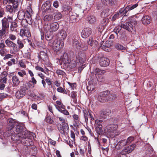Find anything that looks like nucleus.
Wrapping results in <instances>:
<instances>
[{
	"mask_svg": "<svg viewBox=\"0 0 157 157\" xmlns=\"http://www.w3.org/2000/svg\"><path fill=\"white\" fill-rule=\"evenodd\" d=\"M6 49L5 48L0 49V55L1 56L3 57L5 56L6 54L5 52Z\"/></svg>",
	"mask_w": 157,
	"mask_h": 157,
	"instance_id": "69168bd1",
	"label": "nucleus"
},
{
	"mask_svg": "<svg viewBox=\"0 0 157 157\" xmlns=\"http://www.w3.org/2000/svg\"><path fill=\"white\" fill-rule=\"evenodd\" d=\"M92 29L89 27L84 28L82 30L81 35L83 38H86L89 37L92 33Z\"/></svg>",
	"mask_w": 157,
	"mask_h": 157,
	"instance_id": "ddd939ff",
	"label": "nucleus"
},
{
	"mask_svg": "<svg viewBox=\"0 0 157 157\" xmlns=\"http://www.w3.org/2000/svg\"><path fill=\"white\" fill-rule=\"evenodd\" d=\"M70 19L72 22H75L77 20L76 18V15H71V16H70Z\"/></svg>",
	"mask_w": 157,
	"mask_h": 157,
	"instance_id": "5fc2aeb1",
	"label": "nucleus"
},
{
	"mask_svg": "<svg viewBox=\"0 0 157 157\" xmlns=\"http://www.w3.org/2000/svg\"><path fill=\"white\" fill-rule=\"evenodd\" d=\"M31 86H32V85L29 82L24 84L23 86H21L20 89L16 92V98L19 99L24 96L26 94V90L30 88Z\"/></svg>",
	"mask_w": 157,
	"mask_h": 157,
	"instance_id": "39448f33",
	"label": "nucleus"
},
{
	"mask_svg": "<svg viewBox=\"0 0 157 157\" xmlns=\"http://www.w3.org/2000/svg\"><path fill=\"white\" fill-rule=\"evenodd\" d=\"M111 10L109 8L104 9L101 13V16L102 18L107 17L112 13Z\"/></svg>",
	"mask_w": 157,
	"mask_h": 157,
	"instance_id": "aec40b11",
	"label": "nucleus"
},
{
	"mask_svg": "<svg viewBox=\"0 0 157 157\" xmlns=\"http://www.w3.org/2000/svg\"><path fill=\"white\" fill-rule=\"evenodd\" d=\"M109 94L110 91L109 90H106L100 94L103 97L107 99H108V96Z\"/></svg>",
	"mask_w": 157,
	"mask_h": 157,
	"instance_id": "a18cd8bd",
	"label": "nucleus"
},
{
	"mask_svg": "<svg viewBox=\"0 0 157 157\" xmlns=\"http://www.w3.org/2000/svg\"><path fill=\"white\" fill-rule=\"evenodd\" d=\"M87 89L88 91H92L94 90V88L92 85H89L87 87Z\"/></svg>",
	"mask_w": 157,
	"mask_h": 157,
	"instance_id": "0e129e2a",
	"label": "nucleus"
},
{
	"mask_svg": "<svg viewBox=\"0 0 157 157\" xmlns=\"http://www.w3.org/2000/svg\"><path fill=\"white\" fill-rule=\"evenodd\" d=\"M26 14V12L23 11H19L18 13L17 17L18 19L20 20L23 21L25 19L24 18L25 17Z\"/></svg>",
	"mask_w": 157,
	"mask_h": 157,
	"instance_id": "c85d7f7f",
	"label": "nucleus"
},
{
	"mask_svg": "<svg viewBox=\"0 0 157 157\" xmlns=\"http://www.w3.org/2000/svg\"><path fill=\"white\" fill-rule=\"evenodd\" d=\"M12 21L13 18L11 17L4 18L1 20L2 29L8 31V29L9 27L10 23Z\"/></svg>",
	"mask_w": 157,
	"mask_h": 157,
	"instance_id": "6e6552de",
	"label": "nucleus"
},
{
	"mask_svg": "<svg viewBox=\"0 0 157 157\" xmlns=\"http://www.w3.org/2000/svg\"><path fill=\"white\" fill-rule=\"evenodd\" d=\"M116 48L117 50H125L126 49L125 47L120 44H117L116 46Z\"/></svg>",
	"mask_w": 157,
	"mask_h": 157,
	"instance_id": "864d4df0",
	"label": "nucleus"
},
{
	"mask_svg": "<svg viewBox=\"0 0 157 157\" xmlns=\"http://www.w3.org/2000/svg\"><path fill=\"white\" fill-rule=\"evenodd\" d=\"M109 59L104 57L101 58L99 60V63L101 67H105L108 66L109 64Z\"/></svg>",
	"mask_w": 157,
	"mask_h": 157,
	"instance_id": "a211bd4d",
	"label": "nucleus"
},
{
	"mask_svg": "<svg viewBox=\"0 0 157 157\" xmlns=\"http://www.w3.org/2000/svg\"><path fill=\"white\" fill-rule=\"evenodd\" d=\"M53 18V16L51 14H48L46 15L44 18V21H51Z\"/></svg>",
	"mask_w": 157,
	"mask_h": 157,
	"instance_id": "ea45409f",
	"label": "nucleus"
},
{
	"mask_svg": "<svg viewBox=\"0 0 157 157\" xmlns=\"http://www.w3.org/2000/svg\"><path fill=\"white\" fill-rule=\"evenodd\" d=\"M12 81L13 84L14 86H17L19 85L20 82L17 76L15 75L13 76L12 78Z\"/></svg>",
	"mask_w": 157,
	"mask_h": 157,
	"instance_id": "cd10ccee",
	"label": "nucleus"
},
{
	"mask_svg": "<svg viewBox=\"0 0 157 157\" xmlns=\"http://www.w3.org/2000/svg\"><path fill=\"white\" fill-rule=\"evenodd\" d=\"M87 111L88 112L89 116H90V119L92 121L94 120V118L93 115V114H94V113L90 109H88Z\"/></svg>",
	"mask_w": 157,
	"mask_h": 157,
	"instance_id": "13d9d810",
	"label": "nucleus"
},
{
	"mask_svg": "<svg viewBox=\"0 0 157 157\" xmlns=\"http://www.w3.org/2000/svg\"><path fill=\"white\" fill-rule=\"evenodd\" d=\"M59 120L62 121L61 124L59 123L56 126L58 129L61 134L66 135L68 134L69 132V127L68 124L65 122V120L62 117H58Z\"/></svg>",
	"mask_w": 157,
	"mask_h": 157,
	"instance_id": "20e7f679",
	"label": "nucleus"
},
{
	"mask_svg": "<svg viewBox=\"0 0 157 157\" xmlns=\"http://www.w3.org/2000/svg\"><path fill=\"white\" fill-rule=\"evenodd\" d=\"M138 6V3H136L134 4H131L127 6H128V9H129V10L130 11L136 8Z\"/></svg>",
	"mask_w": 157,
	"mask_h": 157,
	"instance_id": "8fccbe9b",
	"label": "nucleus"
},
{
	"mask_svg": "<svg viewBox=\"0 0 157 157\" xmlns=\"http://www.w3.org/2000/svg\"><path fill=\"white\" fill-rule=\"evenodd\" d=\"M101 48L103 50H104L106 51H109L110 50V48H109L106 47V46H105V45H102V44H101Z\"/></svg>",
	"mask_w": 157,
	"mask_h": 157,
	"instance_id": "052dcab7",
	"label": "nucleus"
},
{
	"mask_svg": "<svg viewBox=\"0 0 157 157\" xmlns=\"http://www.w3.org/2000/svg\"><path fill=\"white\" fill-rule=\"evenodd\" d=\"M107 19L106 18H103L102 21H101V24L100 25L103 26L105 27V26L106 25L107 23Z\"/></svg>",
	"mask_w": 157,
	"mask_h": 157,
	"instance_id": "4d7b16f0",
	"label": "nucleus"
},
{
	"mask_svg": "<svg viewBox=\"0 0 157 157\" xmlns=\"http://www.w3.org/2000/svg\"><path fill=\"white\" fill-rule=\"evenodd\" d=\"M32 11V9L31 8H29V11L28 10H27L26 12V14L25 15V17L24 18V21H22L21 22V25L22 26H24V24L23 23L24 22H26V23L27 25H28V24H30V23H31L32 22L31 21V20H32L31 15L30 13V12H31V11Z\"/></svg>",
	"mask_w": 157,
	"mask_h": 157,
	"instance_id": "9d476101",
	"label": "nucleus"
},
{
	"mask_svg": "<svg viewBox=\"0 0 157 157\" xmlns=\"http://www.w3.org/2000/svg\"><path fill=\"white\" fill-rule=\"evenodd\" d=\"M122 9H123V17L128 16L129 14L128 12L130 11V10L128 6H127L125 8H123Z\"/></svg>",
	"mask_w": 157,
	"mask_h": 157,
	"instance_id": "e433bc0d",
	"label": "nucleus"
},
{
	"mask_svg": "<svg viewBox=\"0 0 157 157\" xmlns=\"http://www.w3.org/2000/svg\"><path fill=\"white\" fill-rule=\"evenodd\" d=\"M5 43L7 46L10 48H13L15 52H18V49H17V47L16 46V44L13 41L7 39L5 41Z\"/></svg>",
	"mask_w": 157,
	"mask_h": 157,
	"instance_id": "dca6fc26",
	"label": "nucleus"
},
{
	"mask_svg": "<svg viewBox=\"0 0 157 157\" xmlns=\"http://www.w3.org/2000/svg\"><path fill=\"white\" fill-rule=\"evenodd\" d=\"M104 28L103 26L99 25L96 28V31L97 33L98 32V33H99V35H100L104 29Z\"/></svg>",
	"mask_w": 157,
	"mask_h": 157,
	"instance_id": "a19ab883",
	"label": "nucleus"
},
{
	"mask_svg": "<svg viewBox=\"0 0 157 157\" xmlns=\"http://www.w3.org/2000/svg\"><path fill=\"white\" fill-rule=\"evenodd\" d=\"M30 82L32 83L34 86L36 84L37 81L34 77H32L31 78V80L29 81L28 82L30 83Z\"/></svg>",
	"mask_w": 157,
	"mask_h": 157,
	"instance_id": "774afa93",
	"label": "nucleus"
},
{
	"mask_svg": "<svg viewBox=\"0 0 157 157\" xmlns=\"http://www.w3.org/2000/svg\"><path fill=\"white\" fill-rule=\"evenodd\" d=\"M8 31L2 29H0V40L4 38L6 35V33Z\"/></svg>",
	"mask_w": 157,
	"mask_h": 157,
	"instance_id": "72a5a7b5",
	"label": "nucleus"
},
{
	"mask_svg": "<svg viewBox=\"0 0 157 157\" xmlns=\"http://www.w3.org/2000/svg\"><path fill=\"white\" fill-rule=\"evenodd\" d=\"M17 43L18 47V48H17V49H18V51L20 49H22L24 47V45L25 43L24 40L19 39H17Z\"/></svg>",
	"mask_w": 157,
	"mask_h": 157,
	"instance_id": "bb28decb",
	"label": "nucleus"
},
{
	"mask_svg": "<svg viewBox=\"0 0 157 157\" xmlns=\"http://www.w3.org/2000/svg\"><path fill=\"white\" fill-rule=\"evenodd\" d=\"M16 63V60L14 59H10V61H8L7 63L6 64L9 66H11L13 64H15Z\"/></svg>",
	"mask_w": 157,
	"mask_h": 157,
	"instance_id": "09e8293b",
	"label": "nucleus"
},
{
	"mask_svg": "<svg viewBox=\"0 0 157 157\" xmlns=\"http://www.w3.org/2000/svg\"><path fill=\"white\" fill-rule=\"evenodd\" d=\"M58 92L67 94V92L65 89H63L62 87H59L57 88Z\"/></svg>",
	"mask_w": 157,
	"mask_h": 157,
	"instance_id": "603ef678",
	"label": "nucleus"
},
{
	"mask_svg": "<svg viewBox=\"0 0 157 157\" xmlns=\"http://www.w3.org/2000/svg\"><path fill=\"white\" fill-rule=\"evenodd\" d=\"M9 3L13 4V7L14 9H16L18 7L20 0H8Z\"/></svg>",
	"mask_w": 157,
	"mask_h": 157,
	"instance_id": "c756f323",
	"label": "nucleus"
},
{
	"mask_svg": "<svg viewBox=\"0 0 157 157\" xmlns=\"http://www.w3.org/2000/svg\"><path fill=\"white\" fill-rule=\"evenodd\" d=\"M51 6V3L50 1H46L42 5V9L44 11L46 12L49 9Z\"/></svg>",
	"mask_w": 157,
	"mask_h": 157,
	"instance_id": "5701e85b",
	"label": "nucleus"
},
{
	"mask_svg": "<svg viewBox=\"0 0 157 157\" xmlns=\"http://www.w3.org/2000/svg\"><path fill=\"white\" fill-rule=\"evenodd\" d=\"M96 132L97 134L98 135H101L103 134V130L102 126L101 127H95Z\"/></svg>",
	"mask_w": 157,
	"mask_h": 157,
	"instance_id": "473e14b6",
	"label": "nucleus"
},
{
	"mask_svg": "<svg viewBox=\"0 0 157 157\" xmlns=\"http://www.w3.org/2000/svg\"><path fill=\"white\" fill-rule=\"evenodd\" d=\"M64 45L63 41L56 40L53 41V49L55 53L59 55L62 52V48Z\"/></svg>",
	"mask_w": 157,
	"mask_h": 157,
	"instance_id": "423d86ee",
	"label": "nucleus"
},
{
	"mask_svg": "<svg viewBox=\"0 0 157 157\" xmlns=\"http://www.w3.org/2000/svg\"><path fill=\"white\" fill-rule=\"evenodd\" d=\"M83 112L84 114V117L85 119V122L87 123L88 121V118L89 116L88 112L87 111V109L86 110L84 108L82 109Z\"/></svg>",
	"mask_w": 157,
	"mask_h": 157,
	"instance_id": "58836bf2",
	"label": "nucleus"
},
{
	"mask_svg": "<svg viewBox=\"0 0 157 157\" xmlns=\"http://www.w3.org/2000/svg\"><path fill=\"white\" fill-rule=\"evenodd\" d=\"M134 139V137L132 136H130L128 137L126 140L127 145L129 144L132 141H133Z\"/></svg>",
	"mask_w": 157,
	"mask_h": 157,
	"instance_id": "6e6d98bb",
	"label": "nucleus"
},
{
	"mask_svg": "<svg viewBox=\"0 0 157 157\" xmlns=\"http://www.w3.org/2000/svg\"><path fill=\"white\" fill-rule=\"evenodd\" d=\"M87 42L88 44L92 47L93 48H96L98 45V41L96 40H93L92 37H89Z\"/></svg>",
	"mask_w": 157,
	"mask_h": 157,
	"instance_id": "412c9836",
	"label": "nucleus"
},
{
	"mask_svg": "<svg viewBox=\"0 0 157 157\" xmlns=\"http://www.w3.org/2000/svg\"><path fill=\"white\" fill-rule=\"evenodd\" d=\"M103 121L102 120H96L95 121L94 127H101L102 126Z\"/></svg>",
	"mask_w": 157,
	"mask_h": 157,
	"instance_id": "4c0bfd02",
	"label": "nucleus"
},
{
	"mask_svg": "<svg viewBox=\"0 0 157 157\" xmlns=\"http://www.w3.org/2000/svg\"><path fill=\"white\" fill-rule=\"evenodd\" d=\"M153 153V149L150 147H149L146 150L145 153L146 155H150Z\"/></svg>",
	"mask_w": 157,
	"mask_h": 157,
	"instance_id": "49530a36",
	"label": "nucleus"
},
{
	"mask_svg": "<svg viewBox=\"0 0 157 157\" xmlns=\"http://www.w3.org/2000/svg\"><path fill=\"white\" fill-rule=\"evenodd\" d=\"M98 101L101 102H104L107 101V99L103 97L100 94L98 96Z\"/></svg>",
	"mask_w": 157,
	"mask_h": 157,
	"instance_id": "37998d69",
	"label": "nucleus"
},
{
	"mask_svg": "<svg viewBox=\"0 0 157 157\" xmlns=\"http://www.w3.org/2000/svg\"><path fill=\"white\" fill-rule=\"evenodd\" d=\"M14 9L13 8V6L10 5H7L6 7V10L7 12H9L10 13H13L15 12Z\"/></svg>",
	"mask_w": 157,
	"mask_h": 157,
	"instance_id": "79ce46f5",
	"label": "nucleus"
},
{
	"mask_svg": "<svg viewBox=\"0 0 157 157\" xmlns=\"http://www.w3.org/2000/svg\"><path fill=\"white\" fill-rule=\"evenodd\" d=\"M96 19L95 16L91 15L88 17V20L90 24H92L95 22Z\"/></svg>",
	"mask_w": 157,
	"mask_h": 157,
	"instance_id": "f704fd0d",
	"label": "nucleus"
},
{
	"mask_svg": "<svg viewBox=\"0 0 157 157\" xmlns=\"http://www.w3.org/2000/svg\"><path fill=\"white\" fill-rule=\"evenodd\" d=\"M46 121L49 124H52L54 122L49 117H47L46 118Z\"/></svg>",
	"mask_w": 157,
	"mask_h": 157,
	"instance_id": "338daca9",
	"label": "nucleus"
},
{
	"mask_svg": "<svg viewBox=\"0 0 157 157\" xmlns=\"http://www.w3.org/2000/svg\"><path fill=\"white\" fill-rule=\"evenodd\" d=\"M132 23L130 21L127 22L124 24H121V27L123 29L132 32L133 30V25Z\"/></svg>",
	"mask_w": 157,
	"mask_h": 157,
	"instance_id": "f3484780",
	"label": "nucleus"
},
{
	"mask_svg": "<svg viewBox=\"0 0 157 157\" xmlns=\"http://www.w3.org/2000/svg\"><path fill=\"white\" fill-rule=\"evenodd\" d=\"M133 150V148L129 146L124 149L121 152L122 154H126L131 152Z\"/></svg>",
	"mask_w": 157,
	"mask_h": 157,
	"instance_id": "2f4dec72",
	"label": "nucleus"
},
{
	"mask_svg": "<svg viewBox=\"0 0 157 157\" xmlns=\"http://www.w3.org/2000/svg\"><path fill=\"white\" fill-rule=\"evenodd\" d=\"M121 28H122L121 27V25L120 26H117L114 29L113 32L116 34L117 36L118 33H119L120 31L121 30Z\"/></svg>",
	"mask_w": 157,
	"mask_h": 157,
	"instance_id": "3c124183",
	"label": "nucleus"
},
{
	"mask_svg": "<svg viewBox=\"0 0 157 157\" xmlns=\"http://www.w3.org/2000/svg\"><path fill=\"white\" fill-rule=\"evenodd\" d=\"M59 25L56 22L51 24H45L44 26V28L46 31H52V33L56 31L59 28Z\"/></svg>",
	"mask_w": 157,
	"mask_h": 157,
	"instance_id": "0eeeda50",
	"label": "nucleus"
},
{
	"mask_svg": "<svg viewBox=\"0 0 157 157\" xmlns=\"http://www.w3.org/2000/svg\"><path fill=\"white\" fill-rule=\"evenodd\" d=\"M45 32V38L48 41L51 40L53 38V33L52 31H46L44 29Z\"/></svg>",
	"mask_w": 157,
	"mask_h": 157,
	"instance_id": "4be33fe9",
	"label": "nucleus"
},
{
	"mask_svg": "<svg viewBox=\"0 0 157 157\" xmlns=\"http://www.w3.org/2000/svg\"><path fill=\"white\" fill-rule=\"evenodd\" d=\"M117 129L116 125H112L111 126L106 127L105 129V132L108 135L113 136Z\"/></svg>",
	"mask_w": 157,
	"mask_h": 157,
	"instance_id": "1a4fd4ad",
	"label": "nucleus"
},
{
	"mask_svg": "<svg viewBox=\"0 0 157 157\" xmlns=\"http://www.w3.org/2000/svg\"><path fill=\"white\" fill-rule=\"evenodd\" d=\"M38 58L40 59H41L45 63H48L49 58L47 53L44 51H41L38 53Z\"/></svg>",
	"mask_w": 157,
	"mask_h": 157,
	"instance_id": "2eb2a0df",
	"label": "nucleus"
},
{
	"mask_svg": "<svg viewBox=\"0 0 157 157\" xmlns=\"http://www.w3.org/2000/svg\"><path fill=\"white\" fill-rule=\"evenodd\" d=\"M9 136H11V139L13 136H16L25 130V128L23 124H18L13 119H9L7 126Z\"/></svg>",
	"mask_w": 157,
	"mask_h": 157,
	"instance_id": "f03ea898",
	"label": "nucleus"
},
{
	"mask_svg": "<svg viewBox=\"0 0 157 157\" xmlns=\"http://www.w3.org/2000/svg\"><path fill=\"white\" fill-rule=\"evenodd\" d=\"M101 2L104 5L108 6H112L114 3L113 0H101Z\"/></svg>",
	"mask_w": 157,
	"mask_h": 157,
	"instance_id": "7c9ffc66",
	"label": "nucleus"
},
{
	"mask_svg": "<svg viewBox=\"0 0 157 157\" xmlns=\"http://www.w3.org/2000/svg\"><path fill=\"white\" fill-rule=\"evenodd\" d=\"M126 145H127V144L126 140H122L120 141L117 144L116 147L117 149H120Z\"/></svg>",
	"mask_w": 157,
	"mask_h": 157,
	"instance_id": "393cba45",
	"label": "nucleus"
},
{
	"mask_svg": "<svg viewBox=\"0 0 157 157\" xmlns=\"http://www.w3.org/2000/svg\"><path fill=\"white\" fill-rule=\"evenodd\" d=\"M24 29H21L20 30V35L21 36H25L27 37L31 36V35L30 29L26 26V25H24Z\"/></svg>",
	"mask_w": 157,
	"mask_h": 157,
	"instance_id": "f8f14e48",
	"label": "nucleus"
},
{
	"mask_svg": "<svg viewBox=\"0 0 157 157\" xmlns=\"http://www.w3.org/2000/svg\"><path fill=\"white\" fill-rule=\"evenodd\" d=\"M4 56V57L3 58V59L4 60H5L12 58L13 56V55L10 54H6L5 56Z\"/></svg>",
	"mask_w": 157,
	"mask_h": 157,
	"instance_id": "bf43d9fd",
	"label": "nucleus"
},
{
	"mask_svg": "<svg viewBox=\"0 0 157 157\" xmlns=\"http://www.w3.org/2000/svg\"><path fill=\"white\" fill-rule=\"evenodd\" d=\"M81 48L83 51L86 50L88 48V44H86L83 43L82 44Z\"/></svg>",
	"mask_w": 157,
	"mask_h": 157,
	"instance_id": "e2e57ef3",
	"label": "nucleus"
},
{
	"mask_svg": "<svg viewBox=\"0 0 157 157\" xmlns=\"http://www.w3.org/2000/svg\"><path fill=\"white\" fill-rule=\"evenodd\" d=\"M86 56L84 53L79 52L78 54L76 55L75 58L76 59V62L78 63H79L81 64L84 63L85 61Z\"/></svg>",
	"mask_w": 157,
	"mask_h": 157,
	"instance_id": "9b49d317",
	"label": "nucleus"
},
{
	"mask_svg": "<svg viewBox=\"0 0 157 157\" xmlns=\"http://www.w3.org/2000/svg\"><path fill=\"white\" fill-rule=\"evenodd\" d=\"M78 38L77 34L74 35L72 39V45L75 48H79L81 47V44L78 41Z\"/></svg>",
	"mask_w": 157,
	"mask_h": 157,
	"instance_id": "4468645a",
	"label": "nucleus"
},
{
	"mask_svg": "<svg viewBox=\"0 0 157 157\" xmlns=\"http://www.w3.org/2000/svg\"><path fill=\"white\" fill-rule=\"evenodd\" d=\"M60 59L62 61V64L63 68L68 71H71L75 68V64L73 63L71 66H69L70 63L72 62L71 58L69 55L66 52H64L63 55L60 56Z\"/></svg>",
	"mask_w": 157,
	"mask_h": 157,
	"instance_id": "7ed1b4c3",
	"label": "nucleus"
},
{
	"mask_svg": "<svg viewBox=\"0 0 157 157\" xmlns=\"http://www.w3.org/2000/svg\"><path fill=\"white\" fill-rule=\"evenodd\" d=\"M10 26V30L12 32H17L18 25L17 23L14 21H11Z\"/></svg>",
	"mask_w": 157,
	"mask_h": 157,
	"instance_id": "a878e982",
	"label": "nucleus"
},
{
	"mask_svg": "<svg viewBox=\"0 0 157 157\" xmlns=\"http://www.w3.org/2000/svg\"><path fill=\"white\" fill-rule=\"evenodd\" d=\"M56 73L59 77H64L66 75V73L60 69H57L56 71Z\"/></svg>",
	"mask_w": 157,
	"mask_h": 157,
	"instance_id": "c9c22d12",
	"label": "nucleus"
},
{
	"mask_svg": "<svg viewBox=\"0 0 157 157\" xmlns=\"http://www.w3.org/2000/svg\"><path fill=\"white\" fill-rule=\"evenodd\" d=\"M141 21L144 25H147L151 23L152 19L151 16L148 15H146L143 17Z\"/></svg>",
	"mask_w": 157,
	"mask_h": 157,
	"instance_id": "6ab92c4d",
	"label": "nucleus"
},
{
	"mask_svg": "<svg viewBox=\"0 0 157 157\" xmlns=\"http://www.w3.org/2000/svg\"><path fill=\"white\" fill-rule=\"evenodd\" d=\"M58 35L60 39L64 40L66 39L67 36L66 32L64 29H62L59 32Z\"/></svg>",
	"mask_w": 157,
	"mask_h": 157,
	"instance_id": "b1692460",
	"label": "nucleus"
},
{
	"mask_svg": "<svg viewBox=\"0 0 157 157\" xmlns=\"http://www.w3.org/2000/svg\"><path fill=\"white\" fill-rule=\"evenodd\" d=\"M31 135L30 132H28L25 128L21 132L16 136H13L12 140L14 141L21 140L22 144L27 147V148H30L31 146L33 144V142L32 140Z\"/></svg>",
	"mask_w": 157,
	"mask_h": 157,
	"instance_id": "f257e3e1",
	"label": "nucleus"
},
{
	"mask_svg": "<svg viewBox=\"0 0 157 157\" xmlns=\"http://www.w3.org/2000/svg\"><path fill=\"white\" fill-rule=\"evenodd\" d=\"M62 17V15L60 13H55L54 16V19L56 20H59Z\"/></svg>",
	"mask_w": 157,
	"mask_h": 157,
	"instance_id": "de8ad7c7",
	"label": "nucleus"
},
{
	"mask_svg": "<svg viewBox=\"0 0 157 157\" xmlns=\"http://www.w3.org/2000/svg\"><path fill=\"white\" fill-rule=\"evenodd\" d=\"M116 98V95L115 94L113 93L110 94L108 96L107 100V101L109 100L110 101L115 99Z\"/></svg>",
	"mask_w": 157,
	"mask_h": 157,
	"instance_id": "c03bdc74",
	"label": "nucleus"
},
{
	"mask_svg": "<svg viewBox=\"0 0 157 157\" xmlns=\"http://www.w3.org/2000/svg\"><path fill=\"white\" fill-rule=\"evenodd\" d=\"M120 17L119 16L118 13H116L112 17V20L114 21Z\"/></svg>",
	"mask_w": 157,
	"mask_h": 157,
	"instance_id": "680f3d73",
	"label": "nucleus"
}]
</instances>
